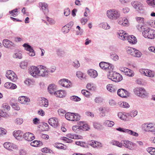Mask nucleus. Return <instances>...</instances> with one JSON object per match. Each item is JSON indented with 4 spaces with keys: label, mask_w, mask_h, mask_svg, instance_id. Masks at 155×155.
<instances>
[{
    "label": "nucleus",
    "mask_w": 155,
    "mask_h": 155,
    "mask_svg": "<svg viewBox=\"0 0 155 155\" xmlns=\"http://www.w3.org/2000/svg\"><path fill=\"white\" fill-rule=\"evenodd\" d=\"M70 13V10L69 8L65 9L64 11V14L66 16H68Z\"/></svg>",
    "instance_id": "57"
},
{
    "label": "nucleus",
    "mask_w": 155,
    "mask_h": 155,
    "mask_svg": "<svg viewBox=\"0 0 155 155\" xmlns=\"http://www.w3.org/2000/svg\"><path fill=\"white\" fill-rule=\"evenodd\" d=\"M154 74L155 73L153 71L147 69V72L145 74V76L150 77H153Z\"/></svg>",
    "instance_id": "36"
},
{
    "label": "nucleus",
    "mask_w": 155,
    "mask_h": 155,
    "mask_svg": "<svg viewBox=\"0 0 155 155\" xmlns=\"http://www.w3.org/2000/svg\"><path fill=\"white\" fill-rule=\"evenodd\" d=\"M142 127L145 131L154 132L155 130V124L152 123H146L142 125Z\"/></svg>",
    "instance_id": "6"
},
{
    "label": "nucleus",
    "mask_w": 155,
    "mask_h": 155,
    "mask_svg": "<svg viewBox=\"0 0 155 155\" xmlns=\"http://www.w3.org/2000/svg\"><path fill=\"white\" fill-rule=\"evenodd\" d=\"M23 134V132L20 130L14 131L13 132V135L14 137L18 140H19L22 136Z\"/></svg>",
    "instance_id": "22"
},
{
    "label": "nucleus",
    "mask_w": 155,
    "mask_h": 155,
    "mask_svg": "<svg viewBox=\"0 0 155 155\" xmlns=\"http://www.w3.org/2000/svg\"><path fill=\"white\" fill-rule=\"evenodd\" d=\"M87 88L89 90L93 91L95 90L96 87L93 84L88 83L86 86Z\"/></svg>",
    "instance_id": "40"
},
{
    "label": "nucleus",
    "mask_w": 155,
    "mask_h": 155,
    "mask_svg": "<svg viewBox=\"0 0 155 155\" xmlns=\"http://www.w3.org/2000/svg\"><path fill=\"white\" fill-rule=\"evenodd\" d=\"M104 67L103 69L107 71L108 73L109 71L113 70L114 68V67L113 65L107 62H106Z\"/></svg>",
    "instance_id": "24"
},
{
    "label": "nucleus",
    "mask_w": 155,
    "mask_h": 155,
    "mask_svg": "<svg viewBox=\"0 0 155 155\" xmlns=\"http://www.w3.org/2000/svg\"><path fill=\"white\" fill-rule=\"evenodd\" d=\"M132 6L138 11L142 9V5L139 2L135 1L131 2Z\"/></svg>",
    "instance_id": "17"
},
{
    "label": "nucleus",
    "mask_w": 155,
    "mask_h": 155,
    "mask_svg": "<svg viewBox=\"0 0 155 155\" xmlns=\"http://www.w3.org/2000/svg\"><path fill=\"white\" fill-rule=\"evenodd\" d=\"M141 53L139 50L135 49V51L134 52V54H133V56L136 57H140L142 55Z\"/></svg>",
    "instance_id": "41"
},
{
    "label": "nucleus",
    "mask_w": 155,
    "mask_h": 155,
    "mask_svg": "<svg viewBox=\"0 0 155 155\" xmlns=\"http://www.w3.org/2000/svg\"><path fill=\"white\" fill-rule=\"evenodd\" d=\"M54 95L56 97L62 98L65 97L66 95V93L64 91L59 90L55 92Z\"/></svg>",
    "instance_id": "19"
},
{
    "label": "nucleus",
    "mask_w": 155,
    "mask_h": 155,
    "mask_svg": "<svg viewBox=\"0 0 155 155\" xmlns=\"http://www.w3.org/2000/svg\"><path fill=\"white\" fill-rule=\"evenodd\" d=\"M46 68L45 67L44 68H42V70L43 71H41V72H44L43 74H45V76H44V77H47L49 74V73H53L54 72L56 69V68L55 67H54L53 68H51L49 69H48L46 71L45 68Z\"/></svg>",
    "instance_id": "20"
},
{
    "label": "nucleus",
    "mask_w": 155,
    "mask_h": 155,
    "mask_svg": "<svg viewBox=\"0 0 155 155\" xmlns=\"http://www.w3.org/2000/svg\"><path fill=\"white\" fill-rule=\"evenodd\" d=\"M79 125H80V129H82L83 130H87L89 128L88 125L84 124L83 122H80Z\"/></svg>",
    "instance_id": "31"
},
{
    "label": "nucleus",
    "mask_w": 155,
    "mask_h": 155,
    "mask_svg": "<svg viewBox=\"0 0 155 155\" xmlns=\"http://www.w3.org/2000/svg\"><path fill=\"white\" fill-rule=\"evenodd\" d=\"M137 110H133L129 114V116L131 117H134L137 115Z\"/></svg>",
    "instance_id": "61"
},
{
    "label": "nucleus",
    "mask_w": 155,
    "mask_h": 155,
    "mask_svg": "<svg viewBox=\"0 0 155 155\" xmlns=\"http://www.w3.org/2000/svg\"><path fill=\"white\" fill-rule=\"evenodd\" d=\"M42 144V142L40 141L35 140L31 143V145L34 147L40 146Z\"/></svg>",
    "instance_id": "32"
},
{
    "label": "nucleus",
    "mask_w": 155,
    "mask_h": 155,
    "mask_svg": "<svg viewBox=\"0 0 155 155\" xmlns=\"http://www.w3.org/2000/svg\"><path fill=\"white\" fill-rule=\"evenodd\" d=\"M6 130L4 128H0V136L6 134Z\"/></svg>",
    "instance_id": "63"
},
{
    "label": "nucleus",
    "mask_w": 155,
    "mask_h": 155,
    "mask_svg": "<svg viewBox=\"0 0 155 155\" xmlns=\"http://www.w3.org/2000/svg\"><path fill=\"white\" fill-rule=\"evenodd\" d=\"M80 128V125L79 126H74L72 127L73 130L76 133L79 131Z\"/></svg>",
    "instance_id": "59"
},
{
    "label": "nucleus",
    "mask_w": 155,
    "mask_h": 155,
    "mask_svg": "<svg viewBox=\"0 0 155 155\" xmlns=\"http://www.w3.org/2000/svg\"><path fill=\"white\" fill-rule=\"evenodd\" d=\"M128 53L133 56V54L135 51V49L130 47H128L127 49Z\"/></svg>",
    "instance_id": "37"
},
{
    "label": "nucleus",
    "mask_w": 155,
    "mask_h": 155,
    "mask_svg": "<svg viewBox=\"0 0 155 155\" xmlns=\"http://www.w3.org/2000/svg\"><path fill=\"white\" fill-rule=\"evenodd\" d=\"M74 115V113L68 112L65 114V118L67 120H69L72 121L73 119V117Z\"/></svg>",
    "instance_id": "29"
},
{
    "label": "nucleus",
    "mask_w": 155,
    "mask_h": 155,
    "mask_svg": "<svg viewBox=\"0 0 155 155\" xmlns=\"http://www.w3.org/2000/svg\"><path fill=\"white\" fill-rule=\"evenodd\" d=\"M13 57L15 58H18L19 59H21L22 58V54L21 53L18 52H17L13 55Z\"/></svg>",
    "instance_id": "50"
},
{
    "label": "nucleus",
    "mask_w": 155,
    "mask_h": 155,
    "mask_svg": "<svg viewBox=\"0 0 155 155\" xmlns=\"http://www.w3.org/2000/svg\"><path fill=\"white\" fill-rule=\"evenodd\" d=\"M76 75L77 76L80 78H84L85 76V75L84 74H83L80 71H78L76 72Z\"/></svg>",
    "instance_id": "45"
},
{
    "label": "nucleus",
    "mask_w": 155,
    "mask_h": 155,
    "mask_svg": "<svg viewBox=\"0 0 155 155\" xmlns=\"http://www.w3.org/2000/svg\"><path fill=\"white\" fill-rule=\"evenodd\" d=\"M110 58L114 61H117L119 59V56L116 54L111 53L110 55Z\"/></svg>",
    "instance_id": "46"
},
{
    "label": "nucleus",
    "mask_w": 155,
    "mask_h": 155,
    "mask_svg": "<svg viewBox=\"0 0 155 155\" xmlns=\"http://www.w3.org/2000/svg\"><path fill=\"white\" fill-rule=\"evenodd\" d=\"M39 105L41 106L47 107L48 105V101L45 98H43L42 100L39 101Z\"/></svg>",
    "instance_id": "25"
},
{
    "label": "nucleus",
    "mask_w": 155,
    "mask_h": 155,
    "mask_svg": "<svg viewBox=\"0 0 155 155\" xmlns=\"http://www.w3.org/2000/svg\"><path fill=\"white\" fill-rule=\"evenodd\" d=\"M70 29L66 25L63 27L62 31L64 34H66L69 32Z\"/></svg>",
    "instance_id": "44"
},
{
    "label": "nucleus",
    "mask_w": 155,
    "mask_h": 155,
    "mask_svg": "<svg viewBox=\"0 0 155 155\" xmlns=\"http://www.w3.org/2000/svg\"><path fill=\"white\" fill-rule=\"evenodd\" d=\"M136 19L137 21L139 23H144V19L143 18L136 17Z\"/></svg>",
    "instance_id": "58"
},
{
    "label": "nucleus",
    "mask_w": 155,
    "mask_h": 155,
    "mask_svg": "<svg viewBox=\"0 0 155 155\" xmlns=\"http://www.w3.org/2000/svg\"><path fill=\"white\" fill-rule=\"evenodd\" d=\"M6 76L7 78L13 81H15L17 79V77L15 73L11 70L7 71Z\"/></svg>",
    "instance_id": "9"
},
{
    "label": "nucleus",
    "mask_w": 155,
    "mask_h": 155,
    "mask_svg": "<svg viewBox=\"0 0 155 155\" xmlns=\"http://www.w3.org/2000/svg\"><path fill=\"white\" fill-rule=\"evenodd\" d=\"M27 62L25 61H23L20 63V66L21 68L24 69L27 67Z\"/></svg>",
    "instance_id": "52"
},
{
    "label": "nucleus",
    "mask_w": 155,
    "mask_h": 155,
    "mask_svg": "<svg viewBox=\"0 0 155 155\" xmlns=\"http://www.w3.org/2000/svg\"><path fill=\"white\" fill-rule=\"evenodd\" d=\"M118 116L119 117H120V119L124 120H126L127 117V116L124 114H122V113H119L118 114Z\"/></svg>",
    "instance_id": "64"
},
{
    "label": "nucleus",
    "mask_w": 155,
    "mask_h": 155,
    "mask_svg": "<svg viewBox=\"0 0 155 155\" xmlns=\"http://www.w3.org/2000/svg\"><path fill=\"white\" fill-rule=\"evenodd\" d=\"M146 2L149 5L153 7H155V0H147Z\"/></svg>",
    "instance_id": "43"
},
{
    "label": "nucleus",
    "mask_w": 155,
    "mask_h": 155,
    "mask_svg": "<svg viewBox=\"0 0 155 155\" xmlns=\"http://www.w3.org/2000/svg\"><path fill=\"white\" fill-rule=\"evenodd\" d=\"M107 90L110 92L113 93L116 92V89L114 87L112 86V84H109L107 85L106 86Z\"/></svg>",
    "instance_id": "30"
},
{
    "label": "nucleus",
    "mask_w": 155,
    "mask_h": 155,
    "mask_svg": "<svg viewBox=\"0 0 155 155\" xmlns=\"http://www.w3.org/2000/svg\"><path fill=\"white\" fill-rule=\"evenodd\" d=\"M49 124L52 127L55 128L58 125V119L55 118H51L48 120Z\"/></svg>",
    "instance_id": "14"
},
{
    "label": "nucleus",
    "mask_w": 155,
    "mask_h": 155,
    "mask_svg": "<svg viewBox=\"0 0 155 155\" xmlns=\"http://www.w3.org/2000/svg\"><path fill=\"white\" fill-rule=\"evenodd\" d=\"M147 151L151 155H155V148L149 147L147 149Z\"/></svg>",
    "instance_id": "42"
},
{
    "label": "nucleus",
    "mask_w": 155,
    "mask_h": 155,
    "mask_svg": "<svg viewBox=\"0 0 155 155\" xmlns=\"http://www.w3.org/2000/svg\"><path fill=\"white\" fill-rule=\"evenodd\" d=\"M111 143L113 145L116 146L120 148H122L123 147L122 142L120 143L118 141L114 140L112 141Z\"/></svg>",
    "instance_id": "33"
},
{
    "label": "nucleus",
    "mask_w": 155,
    "mask_h": 155,
    "mask_svg": "<svg viewBox=\"0 0 155 155\" xmlns=\"http://www.w3.org/2000/svg\"><path fill=\"white\" fill-rule=\"evenodd\" d=\"M107 15L108 18L111 20H116L119 18L120 14L119 11L115 9H111L108 10L107 12Z\"/></svg>",
    "instance_id": "4"
},
{
    "label": "nucleus",
    "mask_w": 155,
    "mask_h": 155,
    "mask_svg": "<svg viewBox=\"0 0 155 155\" xmlns=\"http://www.w3.org/2000/svg\"><path fill=\"white\" fill-rule=\"evenodd\" d=\"M40 68L39 69L37 67L35 66H31L29 69L28 72L30 74L34 77H36L37 75L44 77L45 76V74H43L44 72H41L42 68L45 67L42 65H40Z\"/></svg>",
    "instance_id": "2"
},
{
    "label": "nucleus",
    "mask_w": 155,
    "mask_h": 155,
    "mask_svg": "<svg viewBox=\"0 0 155 155\" xmlns=\"http://www.w3.org/2000/svg\"><path fill=\"white\" fill-rule=\"evenodd\" d=\"M121 70L125 74L128 76L132 77L134 75L133 71L128 68L125 67L121 68Z\"/></svg>",
    "instance_id": "13"
},
{
    "label": "nucleus",
    "mask_w": 155,
    "mask_h": 155,
    "mask_svg": "<svg viewBox=\"0 0 155 155\" xmlns=\"http://www.w3.org/2000/svg\"><path fill=\"white\" fill-rule=\"evenodd\" d=\"M9 148H8V150H12L13 149L17 148V146L15 144L12 143H10L9 145Z\"/></svg>",
    "instance_id": "55"
},
{
    "label": "nucleus",
    "mask_w": 155,
    "mask_h": 155,
    "mask_svg": "<svg viewBox=\"0 0 155 155\" xmlns=\"http://www.w3.org/2000/svg\"><path fill=\"white\" fill-rule=\"evenodd\" d=\"M18 8H15L13 10L9 12V13L10 14H12V16L14 17H15L18 15L17 13L18 12Z\"/></svg>",
    "instance_id": "47"
},
{
    "label": "nucleus",
    "mask_w": 155,
    "mask_h": 155,
    "mask_svg": "<svg viewBox=\"0 0 155 155\" xmlns=\"http://www.w3.org/2000/svg\"><path fill=\"white\" fill-rule=\"evenodd\" d=\"M18 101L21 104H25L30 102V99L24 96H21L18 98Z\"/></svg>",
    "instance_id": "21"
},
{
    "label": "nucleus",
    "mask_w": 155,
    "mask_h": 155,
    "mask_svg": "<svg viewBox=\"0 0 155 155\" xmlns=\"http://www.w3.org/2000/svg\"><path fill=\"white\" fill-rule=\"evenodd\" d=\"M143 36L150 39H153L155 37V31L150 28L145 30L142 32Z\"/></svg>",
    "instance_id": "5"
},
{
    "label": "nucleus",
    "mask_w": 155,
    "mask_h": 155,
    "mask_svg": "<svg viewBox=\"0 0 155 155\" xmlns=\"http://www.w3.org/2000/svg\"><path fill=\"white\" fill-rule=\"evenodd\" d=\"M4 87L7 88L12 89H15L17 87L16 84L9 82L5 83L4 84Z\"/></svg>",
    "instance_id": "26"
},
{
    "label": "nucleus",
    "mask_w": 155,
    "mask_h": 155,
    "mask_svg": "<svg viewBox=\"0 0 155 155\" xmlns=\"http://www.w3.org/2000/svg\"><path fill=\"white\" fill-rule=\"evenodd\" d=\"M99 110L101 112V117H104L105 116V112L106 111V108L101 107L99 108Z\"/></svg>",
    "instance_id": "34"
},
{
    "label": "nucleus",
    "mask_w": 155,
    "mask_h": 155,
    "mask_svg": "<svg viewBox=\"0 0 155 155\" xmlns=\"http://www.w3.org/2000/svg\"><path fill=\"white\" fill-rule=\"evenodd\" d=\"M64 83L63 85V87H66V88H68L69 87H71V84L70 81L68 79H65V81L64 82Z\"/></svg>",
    "instance_id": "38"
},
{
    "label": "nucleus",
    "mask_w": 155,
    "mask_h": 155,
    "mask_svg": "<svg viewBox=\"0 0 155 155\" xmlns=\"http://www.w3.org/2000/svg\"><path fill=\"white\" fill-rule=\"evenodd\" d=\"M116 130H118L120 132L125 133H127L129 134L134 136L135 137H138L139 135L138 134V133L130 130L125 129L120 127L117 128L116 129Z\"/></svg>",
    "instance_id": "8"
},
{
    "label": "nucleus",
    "mask_w": 155,
    "mask_h": 155,
    "mask_svg": "<svg viewBox=\"0 0 155 155\" xmlns=\"http://www.w3.org/2000/svg\"><path fill=\"white\" fill-rule=\"evenodd\" d=\"M134 92L137 96L142 98L146 96L145 91L142 87L135 89L134 90Z\"/></svg>",
    "instance_id": "10"
},
{
    "label": "nucleus",
    "mask_w": 155,
    "mask_h": 155,
    "mask_svg": "<svg viewBox=\"0 0 155 155\" xmlns=\"http://www.w3.org/2000/svg\"><path fill=\"white\" fill-rule=\"evenodd\" d=\"M128 23V20L125 18H124L122 21H120L118 22V23L123 25V26H126Z\"/></svg>",
    "instance_id": "35"
},
{
    "label": "nucleus",
    "mask_w": 155,
    "mask_h": 155,
    "mask_svg": "<svg viewBox=\"0 0 155 155\" xmlns=\"http://www.w3.org/2000/svg\"><path fill=\"white\" fill-rule=\"evenodd\" d=\"M58 114L60 115H62L63 114H64L66 113L65 111L62 109H58Z\"/></svg>",
    "instance_id": "62"
},
{
    "label": "nucleus",
    "mask_w": 155,
    "mask_h": 155,
    "mask_svg": "<svg viewBox=\"0 0 155 155\" xmlns=\"http://www.w3.org/2000/svg\"><path fill=\"white\" fill-rule=\"evenodd\" d=\"M23 135L24 139L28 141H31L35 138L34 134L31 133H26L24 134Z\"/></svg>",
    "instance_id": "15"
},
{
    "label": "nucleus",
    "mask_w": 155,
    "mask_h": 155,
    "mask_svg": "<svg viewBox=\"0 0 155 155\" xmlns=\"http://www.w3.org/2000/svg\"><path fill=\"white\" fill-rule=\"evenodd\" d=\"M113 70L109 71L107 74L108 78L115 82H118L121 81L123 79L122 75L119 73L114 71Z\"/></svg>",
    "instance_id": "3"
},
{
    "label": "nucleus",
    "mask_w": 155,
    "mask_h": 155,
    "mask_svg": "<svg viewBox=\"0 0 155 155\" xmlns=\"http://www.w3.org/2000/svg\"><path fill=\"white\" fill-rule=\"evenodd\" d=\"M80 117L77 114L74 113V115L73 117V119L72 121H77L80 120Z\"/></svg>",
    "instance_id": "53"
},
{
    "label": "nucleus",
    "mask_w": 155,
    "mask_h": 155,
    "mask_svg": "<svg viewBox=\"0 0 155 155\" xmlns=\"http://www.w3.org/2000/svg\"><path fill=\"white\" fill-rule=\"evenodd\" d=\"M23 120L21 118H17L15 120V123L18 124H21L23 122Z\"/></svg>",
    "instance_id": "54"
},
{
    "label": "nucleus",
    "mask_w": 155,
    "mask_h": 155,
    "mask_svg": "<svg viewBox=\"0 0 155 155\" xmlns=\"http://www.w3.org/2000/svg\"><path fill=\"white\" fill-rule=\"evenodd\" d=\"M94 101L96 103H101L102 102L103 99L101 97H97L95 98Z\"/></svg>",
    "instance_id": "60"
},
{
    "label": "nucleus",
    "mask_w": 155,
    "mask_h": 155,
    "mask_svg": "<svg viewBox=\"0 0 155 155\" xmlns=\"http://www.w3.org/2000/svg\"><path fill=\"white\" fill-rule=\"evenodd\" d=\"M70 99L75 101H80L81 100L80 98L74 95L71 96L70 97Z\"/></svg>",
    "instance_id": "48"
},
{
    "label": "nucleus",
    "mask_w": 155,
    "mask_h": 155,
    "mask_svg": "<svg viewBox=\"0 0 155 155\" xmlns=\"http://www.w3.org/2000/svg\"><path fill=\"white\" fill-rule=\"evenodd\" d=\"M23 46L25 48V49L29 51L28 53L29 55L31 56H34L35 55V54L34 50L32 48L28 43H25Z\"/></svg>",
    "instance_id": "11"
},
{
    "label": "nucleus",
    "mask_w": 155,
    "mask_h": 155,
    "mask_svg": "<svg viewBox=\"0 0 155 155\" xmlns=\"http://www.w3.org/2000/svg\"><path fill=\"white\" fill-rule=\"evenodd\" d=\"M56 52L57 55L59 56L62 57L64 54V51L60 48L57 49Z\"/></svg>",
    "instance_id": "39"
},
{
    "label": "nucleus",
    "mask_w": 155,
    "mask_h": 155,
    "mask_svg": "<svg viewBox=\"0 0 155 155\" xmlns=\"http://www.w3.org/2000/svg\"><path fill=\"white\" fill-rule=\"evenodd\" d=\"M72 65L74 67L77 68L80 67V64L78 61L76 60L72 63Z\"/></svg>",
    "instance_id": "56"
},
{
    "label": "nucleus",
    "mask_w": 155,
    "mask_h": 155,
    "mask_svg": "<svg viewBox=\"0 0 155 155\" xmlns=\"http://www.w3.org/2000/svg\"><path fill=\"white\" fill-rule=\"evenodd\" d=\"M103 124L105 126L112 127L114 124V123L112 121L105 120Z\"/></svg>",
    "instance_id": "28"
},
{
    "label": "nucleus",
    "mask_w": 155,
    "mask_h": 155,
    "mask_svg": "<svg viewBox=\"0 0 155 155\" xmlns=\"http://www.w3.org/2000/svg\"><path fill=\"white\" fill-rule=\"evenodd\" d=\"M117 34V36L121 40H125L127 39L129 43L134 44L137 42V40L135 36L132 35L128 36V34L123 31H119Z\"/></svg>",
    "instance_id": "1"
},
{
    "label": "nucleus",
    "mask_w": 155,
    "mask_h": 155,
    "mask_svg": "<svg viewBox=\"0 0 155 155\" xmlns=\"http://www.w3.org/2000/svg\"><path fill=\"white\" fill-rule=\"evenodd\" d=\"M93 126L95 128L98 130L100 129L101 127V124L97 122H94L93 123Z\"/></svg>",
    "instance_id": "51"
},
{
    "label": "nucleus",
    "mask_w": 155,
    "mask_h": 155,
    "mask_svg": "<svg viewBox=\"0 0 155 155\" xmlns=\"http://www.w3.org/2000/svg\"><path fill=\"white\" fill-rule=\"evenodd\" d=\"M3 44L4 46L7 48H10L11 46L14 47L15 45L13 42L7 39H5L3 40Z\"/></svg>",
    "instance_id": "18"
},
{
    "label": "nucleus",
    "mask_w": 155,
    "mask_h": 155,
    "mask_svg": "<svg viewBox=\"0 0 155 155\" xmlns=\"http://www.w3.org/2000/svg\"><path fill=\"white\" fill-rule=\"evenodd\" d=\"M94 148H98L102 147L101 143L99 142L94 140Z\"/></svg>",
    "instance_id": "49"
},
{
    "label": "nucleus",
    "mask_w": 155,
    "mask_h": 155,
    "mask_svg": "<svg viewBox=\"0 0 155 155\" xmlns=\"http://www.w3.org/2000/svg\"><path fill=\"white\" fill-rule=\"evenodd\" d=\"M39 6L40 9H41V8L43 12L45 14H46L48 12V5L47 3L40 2L39 3Z\"/></svg>",
    "instance_id": "16"
},
{
    "label": "nucleus",
    "mask_w": 155,
    "mask_h": 155,
    "mask_svg": "<svg viewBox=\"0 0 155 155\" xmlns=\"http://www.w3.org/2000/svg\"><path fill=\"white\" fill-rule=\"evenodd\" d=\"M122 142L123 146L128 149L130 150H136L137 145L135 143L128 140L122 141Z\"/></svg>",
    "instance_id": "7"
},
{
    "label": "nucleus",
    "mask_w": 155,
    "mask_h": 155,
    "mask_svg": "<svg viewBox=\"0 0 155 155\" xmlns=\"http://www.w3.org/2000/svg\"><path fill=\"white\" fill-rule=\"evenodd\" d=\"M88 74L91 77L95 78L97 76V71L94 70L90 69L87 71Z\"/></svg>",
    "instance_id": "23"
},
{
    "label": "nucleus",
    "mask_w": 155,
    "mask_h": 155,
    "mask_svg": "<svg viewBox=\"0 0 155 155\" xmlns=\"http://www.w3.org/2000/svg\"><path fill=\"white\" fill-rule=\"evenodd\" d=\"M48 90L50 94H54V93L56 91L55 86L53 84H50L48 87Z\"/></svg>",
    "instance_id": "27"
},
{
    "label": "nucleus",
    "mask_w": 155,
    "mask_h": 155,
    "mask_svg": "<svg viewBox=\"0 0 155 155\" xmlns=\"http://www.w3.org/2000/svg\"><path fill=\"white\" fill-rule=\"evenodd\" d=\"M117 94L119 96L124 98L127 97L130 95V94L127 91L123 88L118 89Z\"/></svg>",
    "instance_id": "12"
}]
</instances>
